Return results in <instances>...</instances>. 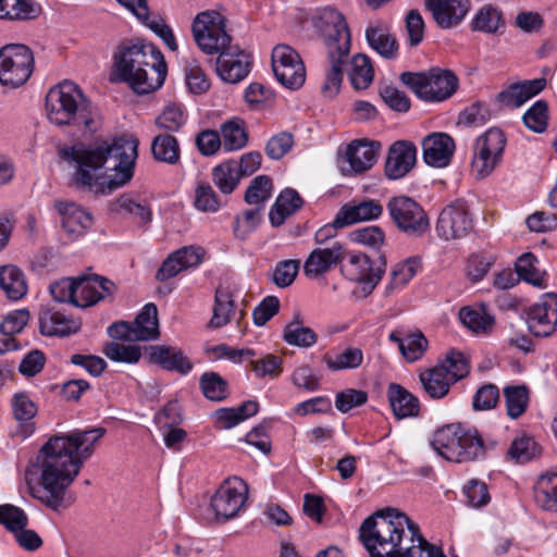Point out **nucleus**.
Segmentation results:
<instances>
[{"label":"nucleus","mask_w":557,"mask_h":557,"mask_svg":"<svg viewBox=\"0 0 557 557\" xmlns=\"http://www.w3.org/2000/svg\"><path fill=\"white\" fill-rule=\"evenodd\" d=\"M534 498L543 509L557 512V473L539 478L534 485Z\"/></svg>","instance_id":"a19ab883"},{"label":"nucleus","mask_w":557,"mask_h":557,"mask_svg":"<svg viewBox=\"0 0 557 557\" xmlns=\"http://www.w3.org/2000/svg\"><path fill=\"white\" fill-rule=\"evenodd\" d=\"M386 209L395 227L409 237H421L430 228L425 210L410 197H392Z\"/></svg>","instance_id":"9b49d317"},{"label":"nucleus","mask_w":557,"mask_h":557,"mask_svg":"<svg viewBox=\"0 0 557 557\" xmlns=\"http://www.w3.org/2000/svg\"><path fill=\"white\" fill-rule=\"evenodd\" d=\"M103 354L112 361L126 363H136L141 357L138 346L115 342L108 343L103 348Z\"/></svg>","instance_id":"4d7b16f0"},{"label":"nucleus","mask_w":557,"mask_h":557,"mask_svg":"<svg viewBox=\"0 0 557 557\" xmlns=\"http://www.w3.org/2000/svg\"><path fill=\"white\" fill-rule=\"evenodd\" d=\"M28 521V517L22 508L11 504L0 505V524L7 531L17 534L18 531L27 528Z\"/></svg>","instance_id":"864d4df0"},{"label":"nucleus","mask_w":557,"mask_h":557,"mask_svg":"<svg viewBox=\"0 0 557 557\" xmlns=\"http://www.w3.org/2000/svg\"><path fill=\"white\" fill-rule=\"evenodd\" d=\"M41 7L34 0H0V18L30 21L41 14Z\"/></svg>","instance_id":"c9c22d12"},{"label":"nucleus","mask_w":557,"mask_h":557,"mask_svg":"<svg viewBox=\"0 0 557 557\" xmlns=\"http://www.w3.org/2000/svg\"><path fill=\"white\" fill-rule=\"evenodd\" d=\"M149 361L166 371H174L182 375L188 374L193 363L182 349L173 346L156 345L148 348Z\"/></svg>","instance_id":"393cba45"},{"label":"nucleus","mask_w":557,"mask_h":557,"mask_svg":"<svg viewBox=\"0 0 557 557\" xmlns=\"http://www.w3.org/2000/svg\"><path fill=\"white\" fill-rule=\"evenodd\" d=\"M235 304L232 294L226 288H216L214 295L213 314L209 322L212 329H220L231 321Z\"/></svg>","instance_id":"37998d69"},{"label":"nucleus","mask_w":557,"mask_h":557,"mask_svg":"<svg viewBox=\"0 0 557 557\" xmlns=\"http://www.w3.org/2000/svg\"><path fill=\"white\" fill-rule=\"evenodd\" d=\"M507 414L511 419L522 416L529 404V389L525 385H509L504 388Z\"/></svg>","instance_id":"a18cd8bd"},{"label":"nucleus","mask_w":557,"mask_h":557,"mask_svg":"<svg viewBox=\"0 0 557 557\" xmlns=\"http://www.w3.org/2000/svg\"><path fill=\"white\" fill-rule=\"evenodd\" d=\"M424 3L437 26L443 29L459 25L470 10L469 0H425Z\"/></svg>","instance_id":"412c9836"},{"label":"nucleus","mask_w":557,"mask_h":557,"mask_svg":"<svg viewBox=\"0 0 557 557\" xmlns=\"http://www.w3.org/2000/svg\"><path fill=\"white\" fill-rule=\"evenodd\" d=\"M205 397L212 401H222L228 396V383L216 372H205L199 380Z\"/></svg>","instance_id":"09e8293b"},{"label":"nucleus","mask_w":557,"mask_h":557,"mask_svg":"<svg viewBox=\"0 0 557 557\" xmlns=\"http://www.w3.org/2000/svg\"><path fill=\"white\" fill-rule=\"evenodd\" d=\"M346 258L344 246L334 242L331 247L313 249L304 264L308 277H318L326 273L332 265L341 264Z\"/></svg>","instance_id":"5701e85b"},{"label":"nucleus","mask_w":557,"mask_h":557,"mask_svg":"<svg viewBox=\"0 0 557 557\" xmlns=\"http://www.w3.org/2000/svg\"><path fill=\"white\" fill-rule=\"evenodd\" d=\"M34 69V57L28 47L11 44L0 49V84L16 88L25 84Z\"/></svg>","instance_id":"f8f14e48"},{"label":"nucleus","mask_w":557,"mask_h":557,"mask_svg":"<svg viewBox=\"0 0 557 557\" xmlns=\"http://www.w3.org/2000/svg\"><path fill=\"white\" fill-rule=\"evenodd\" d=\"M153 158L159 162L176 164L180 161V146L177 139L170 134H161L151 143Z\"/></svg>","instance_id":"c03bdc74"},{"label":"nucleus","mask_w":557,"mask_h":557,"mask_svg":"<svg viewBox=\"0 0 557 557\" xmlns=\"http://www.w3.org/2000/svg\"><path fill=\"white\" fill-rule=\"evenodd\" d=\"M463 494L467 497L469 506L474 508L486 506L491 500L487 485L476 479L470 480L463 486Z\"/></svg>","instance_id":"e2e57ef3"},{"label":"nucleus","mask_w":557,"mask_h":557,"mask_svg":"<svg viewBox=\"0 0 557 557\" xmlns=\"http://www.w3.org/2000/svg\"><path fill=\"white\" fill-rule=\"evenodd\" d=\"M428 348V339L419 332L407 335L401 342V355L409 362L419 360Z\"/></svg>","instance_id":"052dcab7"},{"label":"nucleus","mask_w":557,"mask_h":557,"mask_svg":"<svg viewBox=\"0 0 557 557\" xmlns=\"http://www.w3.org/2000/svg\"><path fill=\"white\" fill-rule=\"evenodd\" d=\"M472 226V219L466 205L461 201H456L442 210L435 230L441 238L450 240L467 236Z\"/></svg>","instance_id":"dca6fc26"},{"label":"nucleus","mask_w":557,"mask_h":557,"mask_svg":"<svg viewBox=\"0 0 557 557\" xmlns=\"http://www.w3.org/2000/svg\"><path fill=\"white\" fill-rule=\"evenodd\" d=\"M529 331L537 337H546L557 326V294L547 293L539 302L529 308L527 319Z\"/></svg>","instance_id":"a211bd4d"},{"label":"nucleus","mask_w":557,"mask_h":557,"mask_svg":"<svg viewBox=\"0 0 557 557\" xmlns=\"http://www.w3.org/2000/svg\"><path fill=\"white\" fill-rule=\"evenodd\" d=\"M506 146L502 129L492 127L476 139L472 170L479 178L486 177L499 164Z\"/></svg>","instance_id":"4468645a"},{"label":"nucleus","mask_w":557,"mask_h":557,"mask_svg":"<svg viewBox=\"0 0 557 557\" xmlns=\"http://www.w3.org/2000/svg\"><path fill=\"white\" fill-rule=\"evenodd\" d=\"M420 268L418 258H409L404 262L397 263L391 273V281L386 287L387 292L404 287L416 274Z\"/></svg>","instance_id":"5fc2aeb1"},{"label":"nucleus","mask_w":557,"mask_h":557,"mask_svg":"<svg viewBox=\"0 0 557 557\" xmlns=\"http://www.w3.org/2000/svg\"><path fill=\"white\" fill-rule=\"evenodd\" d=\"M546 86V79L534 78L521 83L511 84L496 96V101L502 107L519 108L529 99L540 94Z\"/></svg>","instance_id":"a878e982"},{"label":"nucleus","mask_w":557,"mask_h":557,"mask_svg":"<svg viewBox=\"0 0 557 557\" xmlns=\"http://www.w3.org/2000/svg\"><path fill=\"white\" fill-rule=\"evenodd\" d=\"M366 39L369 46L381 57L393 60L398 54V41L386 28L369 26L366 29Z\"/></svg>","instance_id":"473e14b6"},{"label":"nucleus","mask_w":557,"mask_h":557,"mask_svg":"<svg viewBox=\"0 0 557 557\" xmlns=\"http://www.w3.org/2000/svg\"><path fill=\"white\" fill-rule=\"evenodd\" d=\"M417 148L407 140L395 141L388 149L385 161V175L389 180H399L408 174L416 164Z\"/></svg>","instance_id":"4be33fe9"},{"label":"nucleus","mask_w":557,"mask_h":557,"mask_svg":"<svg viewBox=\"0 0 557 557\" xmlns=\"http://www.w3.org/2000/svg\"><path fill=\"white\" fill-rule=\"evenodd\" d=\"M194 39L206 54H219L216 72L227 83L236 84L250 71L249 55L231 47L223 16L216 11L198 13L191 26Z\"/></svg>","instance_id":"39448f33"},{"label":"nucleus","mask_w":557,"mask_h":557,"mask_svg":"<svg viewBox=\"0 0 557 557\" xmlns=\"http://www.w3.org/2000/svg\"><path fill=\"white\" fill-rule=\"evenodd\" d=\"M272 69L276 79L286 88L297 89L306 79L305 65L296 50L278 45L272 51Z\"/></svg>","instance_id":"2eb2a0df"},{"label":"nucleus","mask_w":557,"mask_h":557,"mask_svg":"<svg viewBox=\"0 0 557 557\" xmlns=\"http://www.w3.org/2000/svg\"><path fill=\"white\" fill-rule=\"evenodd\" d=\"M383 213V206L379 200L367 199L344 205L337 212L338 224L351 225L362 221L375 220Z\"/></svg>","instance_id":"cd10ccee"},{"label":"nucleus","mask_w":557,"mask_h":557,"mask_svg":"<svg viewBox=\"0 0 557 557\" xmlns=\"http://www.w3.org/2000/svg\"><path fill=\"white\" fill-rule=\"evenodd\" d=\"M247 500V485L235 479L225 481L211 498V507L216 517L224 520L234 518Z\"/></svg>","instance_id":"f3484780"},{"label":"nucleus","mask_w":557,"mask_h":557,"mask_svg":"<svg viewBox=\"0 0 557 557\" xmlns=\"http://www.w3.org/2000/svg\"><path fill=\"white\" fill-rule=\"evenodd\" d=\"M283 339L288 345L308 348L317 343L318 335L312 329L304 326L301 313L295 311L293 320L283 331Z\"/></svg>","instance_id":"f704fd0d"},{"label":"nucleus","mask_w":557,"mask_h":557,"mask_svg":"<svg viewBox=\"0 0 557 557\" xmlns=\"http://www.w3.org/2000/svg\"><path fill=\"white\" fill-rule=\"evenodd\" d=\"M539 260L532 252L522 253L515 263V270L519 278L540 288L547 286L545 272L537 268Z\"/></svg>","instance_id":"4c0bfd02"},{"label":"nucleus","mask_w":557,"mask_h":557,"mask_svg":"<svg viewBox=\"0 0 557 557\" xmlns=\"http://www.w3.org/2000/svg\"><path fill=\"white\" fill-rule=\"evenodd\" d=\"M419 536H422L419 525L406 513L389 507L375 511L359 528V540L369 557H409Z\"/></svg>","instance_id":"7ed1b4c3"},{"label":"nucleus","mask_w":557,"mask_h":557,"mask_svg":"<svg viewBox=\"0 0 557 557\" xmlns=\"http://www.w3.org/2000/svg\"><path fill=\"white\" fill-rule=\"evenodd\" d=\"M349 79L356 89H366L373 81V67L369 57L357 54L350 62Z\"/></svg>","instance_id":"49530a36"},{"label":"nucleus","mask_w":557,"mask_h":557,"mask_svg":"<svg viewBox=\"0 0 557 557\" xmlns=\"http://www.w3.org/2000/svg\"><path fill=\"white\" fill-rule=\"evenodd\" d=\"M348 258L346 262H342L341 272L349 281L362 285L363 292L369 295L382 280L386 269V259L379 251L371 255L346 252Z\"/></svg>","instance_id":"9d476101"},{"label":"nucleus","mask_w":557,"mask_h":557,"mask_svg":"<svg viewBox=\"0 0 557 557\" xmlns=\"http://www.w3.org/2000/svg\"><path fill=\"white\" fill-rule=\"evenodd\" d=\"M327 55L331 66L321 90L325 98L332 99L339 91L343 81V65L347 55H339L337 53H330Z\"/></svg>","instance_id":"de8ad7c7"},{"label":"nucleus","mask_w":557,"mask_h":557,"mask_svg":"<svg viewBox=\"0 0 557 557\" xmlns=\"http://www.w3.org/2000/svg\"><path fill=\"white\" fill-rule=\"evenodd\" d=\"M469 373L467 358L459 351H450L446 359L420 374L425 393L434 399L445 397L451 385Z\"/></svg>","instance_id":"1a4fd4ad"},{"label":"nucleus","mask_w":557,"mask_h":557,"mask_svg":"<svg viewBox=\"0 0 557 557\" xmlns=\"http://www.w3.org/2000/svg\"><path fill=\"white\" fill-rule=\"evenodd\" d=\"M547 102L537 100L524 114V125L534 133H543L547 127Z\"/></svg>","instance_id":"13d9d810"},{"label":"nucleus","mask_w":557,"mask_h":557,"mask_svg":"<svg viewBox=\"0 0 557 557\" xmlns=\"http://www.w3.org/2000/svg\"><path fill=\"white\" fill-rule=\"evenodd\" d=\"M104 434L106 429L92 428L51 437L38 454L40 488L33 490V496L55 511L70 507L75 497L67 488Z\"/></svg>","instance_id":"f257e3e1"},{"label":"nucleus","mask_w":557,"mask_h":557,"mask_svg":"<svg viewBox=\"0 0 557 557\" xmlns=\"http://www.w3.org/2000/svg\"><path fill=\"white\" fill-rule=\"evenodd\" d=\"M81 323L69 319L54 307H45L39 313V330L45 336H69L78 332Z\"/></svg>","instance_id":"bb28decb"},{"label":"nucleus","mask_w":557,"mask_h":557,"mask_svg":"<svg viewBox=\"0 0 557 557\" xmlns=\"http://www.w3.org/2000/svg\"><path fill=\"white\" fill-rule=\"evenodd\" d=\"M299 271V261L284 260L280 261L271 275V281L280 288L288 287L295 281Z\"/></svg>","instance_id":"bf43d9fd"},{"label":"nucleus","mask_w":557,"mask_h":557,"mask_svg":"<svg viewBox=\"0 0 557 557\" xmlns=\"http://www.w3.org/2000/svg\"><path fill=\"white\" fill-rule=\"evenodd\" d=\"M368 400V394L361 389L347 388L336 394L335 407L338 411L345 413L355 407L364 405Z\"/></svg>","instance_id":"0e129e2a"},{"label":"nucleus","mask_w":557,"mask_h":557,"mask_svg":"<svg viewBox=\"0 0 557 557\" xmlns=\"http://www.w3.org/2000/svg\"><path fill=\"white\" fill-rule=\"evenodd\" d=\"M381 148V143L376 140L361 139L350 143L345 153L348 168L343 166V172L360 174L370 170L376 162Z\"/></svg>","instance_id":"6ab92c4d"},{"label":"nucleus","mask_w":557,"mask_h":557,"mask_svg":"<svg viewBox=\"0 0 557 557\" xmlns=\"http://www.w3.org/2000/svg\"><path fill=\"white\" fill-rule=\"evenodd\" d=\"M186 84L194 94H202L210 87V83L198 63L193 60L185 65Z\"/></svg>","instance_id":"69168bd1"},{"label":"nucleus","mask_w":557,"mask_h":557,"mask_svg":"<svg viewBox=\"0 0 557 557\" xmlns=\"http://www.w3.org/2000/svg\"><path fill=\"white\" fill-rule=\"evenodd\" d=\"M400 81L418 98L425 101L448 99L458 88V78L449 70L431 69L429 72H404Z\"/></svg>","instance_id":"6e6552de"},{"label":"nucleus","mask_w":557,"mask_h":557,"mask_svg":"<svg viewBox=\"0 0 557 557\" xmlns=\"http://www.w3.org/2000/svg\"><path fill=\"white\" fill-rule=\"evenodd\" d=\"M14 418L23 423L30 421L37 413V406L25 393H17L12 398Z\"/></svg>","instance_id":"338daca9"},{"label":"nucleus","mask_w":557,"mask_h":557,"mask_svg":"<svg viewBox=\"0 0 557 557\" xmlns=\"http://www.w3.org/2000/svg\"><path fill=\"white\" fill-rule=\"evenodd\" d=\"M272 180L268 175H258L249 184L245 193V201L248 205L264 207L272 196Z\"/></svg>","instance_id":"3c124183"},{"label":"nucleus","mask_w":557,"mask_h":557,"mask_svg":"<svg viewBox=\"0 0 557 557\" xmlns=\"http://www.w3.org/2000/svg\"><path fill=\"white\" fill-rule=\"evenodd\" d=\"M110 209L115 213L127 214L143 224L149 223L152 218L150 207L146 202L137 201L128 194H124L115 199L111 203Z\"/></svg>","instance_id":"58836bf2"},{"label":"nucleus","mask_w":557,"mask_h":557,"mask_svg":"<svg viewBox=\"0 0 557 557\" xmlns=\"http://www.w3.org/2000/svg\"><path fill=\"white\" fill-rule=\"evenodd\" d=\"M495 442L485 444L479 431L451 423L438 428L431 440V446L443 458L454 462H468L484 458L486 449Z\"/></svg>","instance_id":"0eeeda50"},{"label":"nucleus","mask_w":557,"mask_h":557,"mask_svg":"<svg viewBox=\"0 0 557 557\" xmlns=\"http://www.w3.org/2000/svg\"><path fill=\"white\" fill-rule=\"evenodd\" d=\"M0 287L11 300H18L27 293V283L23 271L13 264L0 267Z\"/></svg>","instance_id":"72a5a7b5"},{"label":"nucleus","mask_w":557,"mask_h":557,"mask_svg":"<svg viewBox=\"0 0 557 557\" xmlns=\"http://www.w3.org/2000/svg\"><path fill=\"white\" fill-rule=\"evenodd\" d=\"M220 131L222 146L225 151L239 150L247 145L248 133L242 119H232L224 122Z\"/></svg>","instance_id":"ea45409f"},{"label":"nucleus","mask_w":557,"mask_h":557,"mask_svg":"<svg viewBox=\"0 0 557 557\" xmlns=\"http://www.w3.org/2000/svg\"><path fill=\"white\" fill-rule=\"evenodd\" d=\"M323 361L332 371L357 369L363 361V352L360 348L347 347L335 356L324 355Z\"/></svg>","instance_id":"8fccbe9b"},{"label":"nucleus","mask_w":557,"mask_h":557,"mask_svg":"<svg viewBox=\"0 0 557 557\" xmlns=\"http://www.w3.org/2000/svg\"><path fill=\"white\" fill-rule=\"evenodd\" d=\"M535 454L536 444L527 435L516 437L508 449V456L520 463L531 460Z\"/></svg>","instance_id":"680f3d73"},{"label":"nucleus","mask_w":557,"mask_h":557,"mask_svg":"<svg viewBox=\"0 0 557 557\" xmlns=\"http://www.w3.org/2000/svg\"><path fill=\"white\" fill-rule=\"evenodd\" d=\"M115 284L107 277L92 275L76 278V307L86 308L112 296Z\"/></svg>","instance_id":"aec40b11"},{"label":"nucleus","mask_w":557,"mask_h":557,"mask_svg":"<svg viewBox=\"0 0 557 557\" xmlns=\"http://www.w3.org/2000/svg\"><path fill=\"white\" fill-rule=\"evenodd\" d=\"M387 397L393 413L398 420L419 414V399L401 385L391 383L387 388Z\"/></svg>","instance_id":"c756f323"},{"label":"nucleus","mask_w":557,"mask_h":557,"mask_svg":"<svg viewBox=\"0 0 557 557\" xmlns=\"http://www.w3.org/2000/svg\"><path fill=\"white\" fill-rule=\"evenodd\" d=\"M293 144V135L282 132L269 139L265 146V153L272 160H280L292 149Z\"/></svg>","instance_id":"774afa93"},{"label":"nucleus","mask_w":557,"mask_h":557,"mask_svg":"<svg viewBox=\"0 0 557 557\" xmlns=\"http://www.w3.org/2000/svg\"><path fill=\"white\" fill-rule=\"evenodd\" d=\"M461 323L475 334H490L495 324V318L488 312L485 304L479 307H463L459 311Z\"/></svg>","instance_id":"2f4dec72"},{"label":"nucleus","mask_w":557,"mask_h":557,"mask_svg":"<svg viewBox=\"0 0 557 557\" xmlns=\"http://www.w3.org/2000/svg\"><path fill=\"white\" fill-rule=\"evenodd\" d=\"M194 206L202 212H216L222 201L209 183H200L195 189Z\"/></svg>","instance_id":"6e6d98bb"},{"label":"nucleus","mask_w":557,"mask_h":557,"mask_svg":"<svg viewBox=\"0 0 557 557\" xmlns=\"http://www.w3.org/2000/svg\"><path fill=\"white\" fill-rule=\"evenodd\" d=\"M423 159L426 164L434 168H444L455 151L454 139L445 133H433L422 141Z\"/></svg>","instance_id":"b1692460"},{"label":"nucleus","mask_w":557,"mask_h":557,"mask_svg":"<svg viewBox=\"0 0 557 557\" xmlns=\"http://www.w3.org/2000/svg\"><path fill=\"white\" fill-rule=\"evenodd\" d=\"M139 141L132 135L114 137L111 143L74 145L60 151L62 159L74 163V184L83 189L103 191L125 185L134 175Z\"/></svg>","instance_id":"f03ea898"},{"label":"nucleus","mask_w":557,"mask_h":557,"mask_svg":"<svg viewBox=\"0 0 557 557\" xmlns=\"http://www.w3.org/2000/svg\"><path fill=\"white\" fill-rule=\"evenodd\" d=\"M503 24L502 13L491 4L481 8L471 22L472 30L494 34Z\"/></svg>","instance_id":"603ef678"},{"label":"nucleus","mask_w":557,"mask_h":557,"mask_svg":"<svg viewBox=\"0 0 557 557\" xmlns=\"http://www.w3.org/2000/svg\"><path fill=\"white\" fill-rule=\"evenodd\" d=\"M137 341L156 339L160 335L158 309L154 304H147L132 323Z\"/></svg>","instance_id":"e433bc0d"},{"label":"nucleus","mask_w":557,"mask_h":557,"mask_svg":"<svg viewBox=\"0 0 557 557\" xmlns=\"http://www.w3.org/2000/svg\"><path fill=\"white\" fill-rule=\"evenodd\" d=\"M302 206L304 200L297 190L286 188L281 191L269 213L272 226H281L288 216L296 213Z\"/></svg>","instance_id":"7c9ffc66"},{"label":"nucleus","mask_w":557,"mask_h":557,"mask_svg":"<svg viewBox=\"0 0 557 557\" xmlns=\"http://www.w3.org/2000/svg\"><path fill=\"white\" fill-rule=\"evenodd\" d=\"M162 52L140 40L122 41L113 53L111 75L126 83L136 94L146 95L160 88L166 77Z\"/></svg>","instance_id":"20e7f679"},{"label":"nucleus","mask_w":557,"mask_h":557,"mask_svg":"<svg viewBox=\"0 0 557 557\" xmlns=\"http://www.w3.org/2000/svg\"><path fill=\"white\" fill-rule=\"evenodd\" d=\"M58 211L62 215V226L72 239L83 235L92 223V216L73 202H59Z\"/></svg>","instance_id":"c85d7f7f"},{"label":"nucleus","mask_w":557,"mask_h":557,"mask_svg":"<svg viewBox=\"0 0 557 557\" xmlns=\"http://www.w3.org/2000/svg\"><path fill=\"white\" fill-rule=\"evenodd\" d=\"M235 160H226L212 169L214 185L225 195L232 194L237 187L240 176Z\"/></svg>","instance_id":"79ce46f5"},{"label":"nucleus","mask_w":557,"mask_h":557,"mask_svg":"<svg viewBox=\"0 0 557 557\" xmlns=\"http://www.w3.org/2000/svg\"><path fill=\"white\" fill-rule=\"evenodd\" d=\"M314 26L320 32L327 48V54L348 55L350 33L344 15L331 7L320 9L314 16Z\"/></svg>","instance_id":"ddd939ff"},{"label":"nucleus","mask_w":557,"mask_h":557,"mask_svg":"<svg viewBox=\"0 0 557 557\" xmlns=\"http://www.w3.org/2000/svg\"><path fill=\"white\" fill-rule=\"evenodd\" d=\"M46 111L55 125H73L84 134H94L100 127L98 108L84 95L78 85L64 81L51 87L46 95Z\"/></svg>","instance_id":"423d86ee"}]
</instances>
